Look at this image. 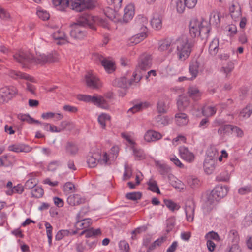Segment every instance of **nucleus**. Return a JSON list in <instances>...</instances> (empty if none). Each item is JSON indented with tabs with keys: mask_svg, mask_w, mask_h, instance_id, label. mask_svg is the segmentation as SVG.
Listing matches in <instances>:
<instances>
[{
	"mask_svg": "<svg viewBox=\"0 0 252 252\" xmlns=\"http://www.w3.org/2000/svg\"><path fill=\"white\" fill-rule=\"evenodd\" d=\"M14 60L19 63L23 68H29L32 64L44 65L58 61V55L56 51L47 55L41 54L35 58L30 53L23 50H19L13 55Z\"/></svg>",
	"mask_w": 252,
	"mask_h": 252,
	"instance_id": "obj_1",
	"label": "nucleus"
},
{
	"mask_svg": "<svg viewBox=\"0 0 252 252\" xmlns=\"http://www.w3.org/2000/svg\"><path fill=\"white\" fill-rule=\"evenodd\" d=\"M97 19L92 15L85 13L82 14L77 20V22L71 25L70 35L76 39H82L87 35L86 28L88 27L93 31L96 30V27L93 22Z\"/></svg>",
	"mask_w": 252,
	"mask_h": 252,
	"instance_id": "obj_2",
	"label": "nucleus"
},
{
	"mask_svg": "<svg viewBox=\"0 0 252 252\" xmlns=\"http://www.w3.org/2000/svg\"><path fill=\"white\" fill-rule=\"evenodd\" d=\"M77 98L80 101L92 103L104 109H107L109 107L107 101L103 97L97 94H95L93 96L88 94H79L77 95Z\"/></svg>",
	"mask_w": 252,
	"mask_h": 252,
	"instance_id": "obj_3",
	"label": "nucleus"
},
{
	"mask_svg": "<svg viewBox=\"0 0 252 252\" xmlns=\"http://www.w3.org/2000/svg\"><path fill=\"white\" fill-rule=\"evenodd\" d=\"M192 47V43L189 42L187 38L179 40L176 51L178 59L183 61L186 60L190 56Z\"/></svg>",
	"mask_w": 252,
	"mask_h": 252,
	"instance_id": "obj_4",
	"label": "nucleus"
},
{
	"mask_svg": "<svg viewBox=\"0 0 252 252\" xmlns=\"http://www.w3.org/2000/svg\"><path fill=\"white\" fill-rule=\"evenodd\" d=\"M71 9L81 12L85 10H93L97 4L96 0H71Z\"/></svg>",
	"mask_w": 252,
	"mask_h": 252,
	"instance_id": "obj_5",
	"label": "nucleus"
},
{
	"mask_svg": "<svg viewBox=\"0 0 252 252\" xmlns=\"http://www.w3.org/2000/svg\"><path fill=\"white\" fill-rule=\"evenodd\" d=\"M133 78L129 80L127 83L126 77H123L119 78H116L113 80L112 84L113 86L118 87L123 89H127L129 86L133 84L134 82L138 83L141 80L142 76L134 72L132 75Z\"/></svg>",
	"mask_w": 252,
	"mask_h": 252,
	"instance_id": "obj_6",
	"label": "nucleus"
},
{
	"mask_svg": "<svg viewBox=\"0 0 252 252\" xmlns=\"http://www.w3.org/2000/svg\"><path fill=\"white\" fill-rule=\"evenodd\" d=\"M18 93L17 88L13 86H5L0 89V104L8 102Z\"/></svg>",
	"mask_w": 252,
	"mask_h": 252,
	"instance_id": "obj_7",
	"label": "nucleus"
},
{
	"mask_svg": "<svg viewBox=\"0 0 252 252\" xmlns=\"http://www.w3.org/2000/svg\"><path fill=\"white\" fill-rule=\"evenodd\" d=\"M228 190V188L227 186L217 185L208 195L209 199L218 202L226 195Z\"/></svg>",
	"mask_w": 252,
	"mask_h": 252,
	"instance_id": "obj_8",
	"label": "nucleus"
},
{
	"mask_svg": "<svg viewBox=\"0 0 252 252\" xmlns=\"http://www.w3.org/2000/svg\"><path fill=\"white\" fill-rule=\"evenodd\" d=\"M152 58L150 55L143 54L141 55L138 60L136 71H146L152 66Z\"/></svg>",
	"mask_w": 252,
	"mask_h": 252,
	"instance_id": "obj_9",
	"label": "nucleus"
},
{
	"mask_svg": "<svg viewBox=\"0 0 252 252\" xmlns=\"http://www.w3.org/2000/svg\"><path fill=\"white\" fill-rule=\"evenodd\" d=\"M96 59L98 60L103 66L106 71L108 73H112L116 70V66L114 62L107 60L102 55L96 54L95 55Z\"/></svg>",
	"mask_w": 252,
	"mask_h": 252,
	"instance_id": "obj_10",
	"label": "nucleus"
},
{
	"mask_svg": "<svg viewBox=\"0 0 252 252\" xmlns=\"http://www.w3.org/2000/svg\"><path fill=\"white\" fill-rule=\"evenodd\" d=\"M201 25L200 26L198 36L202 40H206L209 36V33L211 29V25L206 21H201Z\"/></svg>",
	"mask_w": 252,
	"mask_h": 252,
	"instance_id": "obj_11",
	"label": "nucleus"
},
{
	"mask_svg": "<svg viewBox=\"0 0 252 252\" xmlns=\"http://www.w3.org/2000/svg\"><path fill=\"white\" fill-rule=\"evenodd\" d=\"M187 93L188 96L194 101H197L201 99L203 94L196 85L189 86Z\"/></svg>",
	"mask_w": 252,
	"mask_h": 252,
	"instance_id": "obj_12",
	"label": "nucleus"
},
{
	"mask_svg": "<svg viewBox=\"0 0 252 252\" xmlns=\"http://www.w3.org/2000/svg\"><path fill=\"white\" fill-rule=\"evenodd\" d=\"M32 148L29 145L19 143L9 145L8 150L15 153L25 152L28 153L31 151Z\"/></svg>",
	"mask_w": 252,
	"mask_h": 252,
	"instance_id": "obj_13",
	"label": "nucleus"
},
{
	"mask_svg": "<svg viewBox=\"0 0 252 252\" xmlns=\"http://www.w3.org/2000/svg\"><path fill=\"white\" fill-rule=\"evenodd\" d=\"M179 152L182 159L189 163H191L194 160V155L190 152L188 148L185 146L179 147Z\"/></svg>",
	"mask_w": 252,
	"mask_h": 252,
	"instance_id": "obj_14",
	"label": "nucleus"
},
{
	"mask_svg": "<svg viewBox=\"0 0 252 252\" xmlns=\"http://www.w3.org/2000/svg\"><path fill=\"white\" fill-rule=\"evenodd\" d=\"M200 62L198 59H193L189 64V70L191 75L190 80L196 78L199 72V69L200 67Z\"/></svg>",
	"mask_w": 252,
	"mask_h": 252,
	"instance_id": "obj_15",
	"label": "nucleus"
},
{
	"mask_svg": "<svg viewBox=\"0 0 252 252\" xmlns=\"http://www.w3.org/2000/svg\"><path fill=\"white\" fill-rule=\"evenodd\" d=\"M85 81L87 86L93 89L99 88V79L92 73H88L85 75Z\"/></svg>",
	"mask_w": 252,
	"mask_h": 252,
	"instance_id": "obj_16",
	"label": "nucleus"
},
{
	"mask_svg": "<svg viewBox=\"0 0 252 252\" xmlns=\"http://www.w3.org/2000/svg\"><path fill=\"white\" fill-rule=\"evenodd\" d=\"M64 147L65 152L67 155L75 156L79 151L78 145L76 142L72 141H67Z\"/></svg>",
	"mask_w": 252,
	"mask_h": 252,
	"instance_id": "obj_17",
	"label": "nucleus"
},
{
	"mask_svg": "<svg viewBox=\"0 0 252 252\" xmlns=\"http://www.w3.org/2000/svg\"><path fill=\"white\" fill-rule=\"evenodd\" d=\"M86 202V199L78 194L70 195L67 198V203L72 206L85 204Z\"/></svg>",
	"mask_w": 252,
	"mask_h": 252,
	"instance_id": "obj_18",
	"label": "nucleus"
},
{
	"mask_svg": "<svg viewBox=\"0 0 252 252\" xmlns=\"http://www.w3.org/2000/svg\"><path fill=\"white\" fill-rule=\"evenodd\" d=\"M190 98L188 95H181L177 102L179 111H183L189 107L191 103Z\"/></svg>",
	"mask_w": 252,
	"mask_h": 252,
	"instance_id": "obj_19",
	"label": "nucleus"
},
{
	"mask_svg": "<svg viewBox=\"0 0 252 252\" xmlns=\"http://www.w3.org/2000/svg\"><path fill=\"white\" fill-rule=\"evenodd\" d=\"M200 25H201V21L197 19L194 18L190 21L189 29V33L192 37L198 36Z\"/></svg>",
	"mask_w": 252,
	"mask_h": 252,
	"instance_id": "obj_20",
	"label": "nucleus"
},
{
	"mask_svg": "<svg viewBox=\"0 0 252 252\" xmlns=\"http://www.w3.org/2000/svg\"><path fill=\"white\" fill-rule=\"evenodd\" d=\"M144 138L147 142H151L161 139L162 138V135L155 130H149L145 133Z\"/></svg>",
	"mask_w": 252,
	"mask_h": 252,
	"instance_id": "obj_21",
	"label": "nucleus"
},
{
	"mask_svg": "<svg viewBox=\"0 0 252 252\" xmlns=\"http://www.w3.org/2000/svg\"><path fill=\"white\" fill-rule=\"evenodd\" d=\"M52 3L60 11H63L67 7L71 9V0H52Z\"/></svg>",
	"mask_w": 252,
	"mask_h": 252,
	"instance_id": "obj_22",
	"label": "nucleus"
},
{
	"mask_svg": "<svg viewBox=\"0 0 252 252\" xmlns=\"http://www.w3.org/2000/svg\"><path fill=\"white\" fill-rule=\"evenodd\" d=\"M150 24L152 28L156 30L161 29L162 26L161 16L158 13L153 14L150 21Z\"/></svg>",
	"mask_w": 252,
	"mask_h": 252,
	"instance_id": "obj_23",
	"label": "nucleus"
},
{
	"mask_svg": "<svg viewBox=\"0 0 252 252\" xmlns=\"http://www.w3.org/2000/svg\"><path fill=\"white\" fill-rule=\"evenodd\" d=\"M123 21L127 23L131 20L134 15V6L131 4L127 5L124 10Z\"/></svg>",
	"mask_w": 252,
	"mask_h": 252,
	"instance_id": "obj_24",
	"label": "nucleus"
},
{
	"mask_svg": "<svg viewBox=\"0 0 252 252\" xmlns=\"http://www.w3.org/2000/svg\"><path fill=\"white\" fill-rule=\"evenodd\" d=\"M92 224V220L90 218L81 220L79 218H77L76 226L78 229H89Z\"/></svg>",
	"mask_w": 252,
	"mask_h": 252,
	"instance_id": "obj_25",
	"label": "nucleus"
},
{
	"mask_svg": "<svg viewBox=\"0 0 252 252\" xmlns=\"http://www.w3.org/2000/svg\"><path fill=\"white\" fill-rule=\"evenodd\" d=\"M195 205L193 203L191 204L186 205L185 211L186 216V219L189 222H192L194 219Z\"/></svg>",
	"mask_w": 252,
	"mask_h": 252,
	"instance_id": "obj_26",
	"label": "nucleus"
},
{
	"mask_svg": "<svg viewBox=\"0 0 252 252\" xmlns=\"http://www.w3.org/2000/svg\"><path fill=\"white\" fill-rule=\"evenodd\" d=\"M8 75L14 79H24L27 80H30L31 77L29 75L25 73L13 70L9 71Z\"/></svg>",
	"mask_w": 252,
	"mask_h": 252,
	"instance_id": "obj_27",
	"label": "nucleus"
},
{
	"mask_svg": "<svg viewBox=\"0 0 252 252\" xmlns=\"http://www.w3.org/2000/svg\"><path fill=\"white\" fill-rule=\"evenodd\" d=\"M99 153L89 154L87 157V163L90 168L95 167L98 163Z\"/></svg>",
	"mask_w": 252,
	"mask_h": 252,
	"instance_id": "obj_28",
	"label": "nucleus"
},
{
	"mask_svg": "<svg viewBox=\"0 0 252 252\" xmlns=\"http://www.w3.org/2000/svg\"><path fill=\"white\" fill-rule=\"evenodd\" d=\"M175 117L177 124L180 126L186 125L189 121L187 115L184 113H177Z\"/></svg>",
	"mask_w": 252,
	"mask_h": 252,
	"instance_id": "obj_29",
	"label": "nucleus"
},
{
	"mask_svg": "<svg viewBox=\"0 0 252 252\" xmlns=\"http://www.w3.org/2000/svg\"><path fill=\"white\" fill-rule=\"evenodd\" d=\"M219 39L218 38H214L210 43L209 46V52L212 56L217 54L219 50Z\"/></svg>",
	"mask_w": 252,
	"mask_h": 252,
	"instance_id": "obj_30",
	"label": "nucleus"
},
{
	"mask_svg": "<svg viewBox=\"0 0 252 252\" xmlns=\"http://www.w3.org/2000/svg\"><path fill=\"white\" fill-rule=\"evenodd\" d=\"M233 125L230 124H225L222 126L220 127L218 130L219 135L224 136L225 135H229L232 133Z\"/></svg>",
	"mask_w": 252,
	"mask_h": 252,
	"instance_id": "obj_31",
	"label": "nucleus"
},
{
	"mask_svg": "<svg viewBox=\"0 0 252 252\" xmlns=\"http://www.w3.org/2000/svg\"><path fill=\"white\" fill-rule=\"evenodd\" d=\"M130 149L132 150L133 155L135 159L136 160H141L145 158V154L143 149L137 148L135 146L130 147Z\"/></svg>",
	"mask_w": 252,
	"mask_h": 252,
	"instance_id": "obj_32",
	"label": "nucleus"
},
{
	"mask_svg": "<svg viewBox=\"0 0 252 252\" xmlns=\"http://www.w3.org/2000/svg\"><path fill=\"white\" fill-rule=\"evenodd\" d=\"M146 37L147 34L144 31L137 33L130 38L129 44L130 45H136L144 40Z\"/></svg>",
	"mask_w": 252,
	"mask_h": 252,
	"instance_id": "obj_33",
	"label": "nucleus"
},
{
	"mask_svg": "<svg viewBox=\"0 0 252 252\" xmlns=\"http://www.w3.org/2000/svg\"><path fill=\"white\" fill-rule=\"evenodd\" d=\"M214 200L209 199L208 196L207 200L202 205L203 212L204 215H207L212 211L214 208Z\"/></svg>",
	"mask_w": 252,
	"mask_h": 252,
	"instance_id": "obj_34",
	"label": "nucleus"
},
{
	"mask_svg": "<svg viewBox=\"0 0 252 252\" xmlns=\"http://www.w3.org/2000/svg\"><path fill=\"white\" fill-rule=\"evenodd\" d=\"M156 167L158 172L163 176H166L171 171L170 167L164 163H156Z\"/></svg>",
	"mask_w": 252,
	"mask_h": 252,
	"instance_id": "obj_35",
	"label": "nucleus"
},
{
	"mask_svg": "<svg viewBox=\"0 0 252 252\" xmlns=\"http://www.w3.org/2000/svg\"><path fill=\"white\" fill-rule=\"evenodd\" d=\"M252 113V103L248 104L240 112L239 117L243 119L248 118Z\"/></svg>",
	"mask_w": 252,
	"mask_h": 252,
	"instance_id": "obj_36",
	"label": "nucleus"
},
{
	"mask_svg": "<svg viewBox=\"0 0 252 252\" xmlns=\"http://www.w3.org/2000/svg\"><path fill=\"white\" fill-rule=\"evenodd\" d=\"M149 104L147 102H140L139 103L135 104L133 106L129 109L128 112H132L134 114L137 112L142 110L143 108L148 107Z\"/></svg>",
	"mask_w": 252,
	"mask_h": 252,
	"instance_id": "obj_37",
	"label": "nucleus"
},
{
	"mask_svg": "<svg viewBox=\"0 0 252 252\" xmlns=\"http://www.w3.org/2000/svg\"><path fill=\"white\" fill-rule=\"evenodd\" d=\"M165 239L166 237L163 236L158 238L148 247L146 252H152L157 247L160 246Z\"/></svg>",
	"mask_w": 252,
	"mask_h": 252,
	"instance_id": "obj_38",
	"label": "nucleus"
},
{
	"mask_svg": "<svg viewBox=\"0 0 252 252\" xmlns=\"http://www.w3.org/2000/svg\"><path fill=\"white\" fill-rule=\"evenodd\" d=\"M44 190L41 187L36 186L31 191L32 197L35 198H41L44 195Z\"/></svg>",
	"mask_w": 252,
	"mask_h": 252,
	"instance_id": "obj_39",
	"label": "nucleus"
},
{
	"mask_svg": "<svg viewBox=\"0 0 252 252\" xmlns=\"http://www.w3.org/2000/svg\"><path fill=\"white\" fill-rule=\"evenodd\" d=\"M228 239L233 244L238 243L240 238L238 231L235 229L231 230L228 233Z\"/></svg>",
	"mask_w": 252,
	"mask_h": 252,
	"instance_id": "obj_40",
	"label": "nucleus"
},
{
	"mask_svg": "<svg viewBox=\"0 0 252 252\" xmlns=\"http://www.w3.org/2000/svg\"><path fill=\"white\" fill-rule=\"evenodd\" d=\"M101 234V231L100 228L94 229L93 227L87 229L86 238L96 237Z\"/></svg>",
	"mask_w": 252,
	"mask_h": 252,
	"instance_id": "obj_41",
	"label": "nucleus"
},
{
	"mask_svg": "<svg viewBox=\"0 0 252 252\" xmlns=\"http://www.w3.org/2000/svg\"><path fill=\"white\" fill-rule=\"evenodd\" d=\"M147 185L148 186V190H150L153 192L157 193L158 194L161 193L159 187L158 186L157 182L154 180L152 181H149L147 182Z\"/></svg>",
	"mask_w": 252,
	"mask_h": 252,
	"instance_id": "obj_42",
	"label": "nucleus"
},
{
	"mask_svg": "<svg viewBox=\"0 0 252 252\" xmlns=\"http://www.w3.org/2000/svg\"><path fill=\"white\" fill-rule=\"evenodd\" d=\"M157 110L159 114H165L167 113V108L163 99H159L157 104Z\"/></svg>",
	"mask_w": 252,
	"mask_h": 252,
	"instance_id": "obj_43",
	"label": "nucleus"
},
{
	"mask_svg": "<svg viewBox=\"0 0 252 252\" xmlns=\"http://www.w3.org/2000/svg\"><path fill=\"white\" fill-rule=\"evenodd\" d=\"M142 194L140 192H132L126 193L125 197L130 200L137 201L141 198Z\"/></svg>",
	"mask_w": 252,
	"mask_h": 252,
	"instance_id": "obj_44",
	"label": "nucleus"
},
{
	"mask_svg": "<svg viewBox=\"0 0 252 252\" xmlns=\"http://www.w3.org/2000/svg\"><path fill=\"white\" fill-rule=\"evenodd\" d=\"M163 202L166 207L171 211L178 210L180 206L170 199H164Z\"/></svg>",
	"mask_w": 252,
	"mask_h": 252,
	"instance_id": "obj_45",
	"label": "nucleus"
},
{
	"mask_svg": "<svg viewBox=\"0 0 252 252\" xmlns=\"http://www.w3.org/2000/svg\"><path fill=\"white\" fill-rule=\"evenodd\" d=\"M132 175V170L130 167L127 164H125L124 166V172L123 176V180L126 181L131 178Z\"/></svg>",
	"mask_w": 252,
	"mask_h": 252,
	"instance_id": "obj_46",
	"label": "nucleus"
},
{
	"mask_svg": "<svg viewBox=\"0 0 252 252\" xmlns=\"http://www.w3.org/2000/svg\"><path fill=\"white\" fill-rule=\"evenodd\" d=\"M172 3H175L176 5V9L179 13H183L185 9L186 6L185 5V2L184 3L182 0H172Z\"/></svg>",
	"mask_w": 252,
	"mask_h": 252,
	"instance_id": "obj_47",
	"label": "nucleus"
},
{
	"mask_svg": "<svg viewBox=\"0 0 252 252\" xmlns=\"http://www.w3.org/2000/svg\"><path fill=\"white\" fill-rule=\"evenodd\" d=\"M136 23L141 27H143L145 30L147 29L146 25L148 24V19L143 15H139L136 18Z\"/></svg>",
	"mask_w": 252,
	"mask_h": 252,
	"instance_id": "obj_48",
	"label": "nucleus"
},
{
	"mask_svg": "<svg viewBox=\"0 0 252 252\" xmlns=\"http://www.w3.org/2000/svg\"><path fill=\"white\" fill-rule=\"evenodd\" d=\"M110 120V116L107 114H102L98 117V122L103 129L106 127V121Z\"/></svg>",
	"mask_w": 252,
	"mask_h": 252,
	"instance_id": "obj_49",
	"label": "nucleus"
},
{
	"mask_svg": "<svg viewBox=\"0 0 252 252\" xmlns=\"http://www.w3.org/2000/svg\"><path fill=\"white\" fill-rule=\"evenodd\" d=\"M98 160V163L101 165H107L108 164H110V163H108L109 161V157L106 152H105L102 157H101V154L99 153V157Z\"/></svg>",
	"mask_w": 252,
	"mask_h": 252,
	"instance_id": "obj_50",
	"label": "nucleus"
},
{
	"mask_svg": "<svg viewBox=\"0 0 252 252\" xmlns=\"http://www.w3.org/2000/svg\"><path fill=\"white\" fill-rule=\"evenodd\" d=\"M70 234V231L67 229H62L57 232L55 235V240L56 241H60L63 237L69 236Z\"/></svg>",
	"mask_w": 252,
	"mask_h": 252,
	"instance_id": "obj_51",
	"label": "nucleus"
},
{
	"mask_svg": "<svg viewBox=\"0 0 252 252\" xmlns=\"http://www.w3.org/2000/svg\"><path fill=\"white\" fill-rule=\"evenodd\" d=\"M53 38L56 40L66 41L67 36L63 32L58 31L52 35Z\"/></svg>",
	"mask_w": 252,
	"mask_h": 252,
	"instance_id": "obj_52",
	"label": "nucleus"
},
{
	"mask_svg": "<svg viewBox=\"0 0 252 252\" xmlns=\"http://www.w3.org/2000/svg\"><path fill=\"white\" fill-rule=\"evenodd\" d=\"M226 30L229 32L228 35L230 37H233L237 33V27L234 24H229L226 27Z\"/></svg>",
	"mask_w": 252,
	"mask_h": 252,
	"instance_id": "obj_53",
	"label": "nucleus"
},
{
	"mask_svg": "<svg viewBox=\"0 0 252 252\" xmlns=\"http://www.w3.org/2000/svg\"><path fill=\"white\" fill-rule=\"evenodd\" d=\"M36 179L35 178H31L28 180L24 186L25 189H33L37 185Z\"/></svg>",
	"mask_w": 252,
	"mask_h": 252,
	"instance_id": "obj_54",
	"label": "nucleus"
},
{
	"mask_svg": "<svg viewBox=\"0 0 252 252\" xmlns=\"http://www.w3.org/2000/svg\"><path fill=\"white\" fill-rule=\"evenodd\" d=\"M230 177L228 173L226 172H223L216 176V180L218 182H228L229 180Z\"/></svg>",
	"mask_w": 252,
	"mask_h": 252,
	"instance_id": "obj_55",
	"label": "nucleus"
},
{
	"mask_svg": "<svg viewBox=\"0 0 252 252\" xmlns=\"http://www.w3.org/2000/svg\"><path fill=\"white\" fill-rule=\"evenodd\" d=\"M188 183L191 188H196L198 187L200 184V180L197 178H189L188 179Z\"/></svg>",
	"mask_w": 252,
	"mask_h": 252,
	"instance_id": "obj_56",
	"label": "nucleus"
},
{
	"mask_svg": "<svg viewBox=\"0 0 252 252\" xmlns=\"http://www.w3.org/2000/svg\"><path fill=\"white\" fill-rule=\"evenodd\" d=\"M171 45V41L168 39H166L160 42L158 49L160 51H164L167 50Z\"/></svg>",
	"mask_w": 252,
	"mask_h": 252,
	"instance_id": "obj_57",
	"label": "nucleus"
},
{
	"mask_svg": "<svg viewBox=\"0 0 252 252\" xmlns=\"http://www.w3.org/2000/svg\"><path fill=\"white\" fill-rule=\"evenodd\" d=\"M61 165L60 161L59 160H53L51 161L48 165V170L54 172L56 170L57 167Z\"/></svg>",
	"mask_w": 252,
	"mask_h": 252,
	"instance_id": "obj_58",
	"label": "nucleus"
},
{
	"mask_svg": "<svg viewBox=\"0 0 252 252\" xmlns=\"http://www.w3.org/2000/svg\"><path fill=\"white\" fill-rule=\"evenodd\" d=\"M94 17H96L97 19L95 20V21L93 22V24L96 27L95 23H97L98 24H99L101 26L103 27V28H107L109 27V24L107 22V21L103 19L102 18H100L97 16H94Z\"/></svg>",
	"mask_w": 252,
	"mask_h": 252,
	"instance_id": "obj_59",
	"label": "nucleus"
},
{
	"mask_svg": "<svg viewBox=\"0 0 252 252\" xmlns=\"http://www.w3.org/2000/svg\"><path fill=\"white\" fill-rule=\"evenodd\" d=\"M37 15L39 18L43 21L47 20L50 18V15L48 12L43 10H38L37 11Z\"/></svg>",
	"mask_w": 252,
	"mask_h": 252,
	"instance_id": "obj_60",
	"label": "nucleus"
},
{
	"mask_svg": "<svg viewBox=\"0 0 252 252\" xmlns=\"http://www.w3.org/2000/svg\"><path fill=\"white\" fill-rule=\"evenodd\" d=\"M205 238L206 239L210 238L216 241H219L220 239L219 234L217 232L213 231L207 233L205 235Z\"/></svg>",
	"mask_w": 252,
	"mask_h": 252,
	"instance_id": "obj_61",
	"label": "nucleus"
},
{
	"mask_svg": "<svg viewBox=\"0 0 252 252\" xmlns=\"http://www.w3.org/2000/svg\"><path fill=\"white\" fill-rule=\"evenodd\" d=\"M123 0H107L109 5H113L115 10H118L122 6Z\"/></svg>",
	"mask_w": 252,
	"mask_h": 252,
	"instance_id": "obj_62",
	"label": "nucleus"
},
{
	"mask_svg": "<svg viewBox=\"0 0 252 252\" xmlns=\"http://www.w3.org/2000/svg\"><path fill=\"white\" fill-rule=\"evenodd\" d=\"M221 13L220 12H216L213 14L211 13L210 15V20H214V22L216 24H220V22Z\"/></svg>",
	"mask_w": 252,
	"mask_h": 252,
	"instance_id": "obj_63",
	"label": "nucleus"
},
{
	"mask_svg": "<svg viewBox=\"0 0 252 252\" xmlns=\"http://www.w3.org/2000/svg\"><path fill=\"white\" fill-rule=\"evenodd\" d=\"M116 10L112 8H107L105 10V14L109 19L112 20L116 18Z\"/></svg>",
	"mask_w": 252,
	"mask_h": 252,
	"instance_id": "obj_64",
	"label": "nucleus"
}]
</instances>
